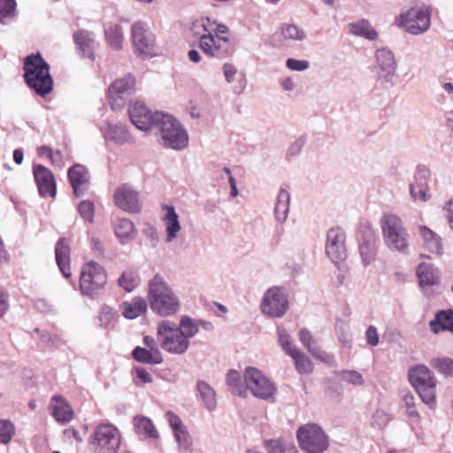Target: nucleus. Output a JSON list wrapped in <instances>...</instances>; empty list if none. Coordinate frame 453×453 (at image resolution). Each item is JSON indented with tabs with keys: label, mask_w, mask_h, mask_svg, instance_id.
<instances>
[{
	"label": "nucleus",
	"mask_w": 453,
	"mask_h": 453,
	"mask_svg": "<svg viewBox=\"0 0 453 453\" xmlns=\"http://www.w3.org/2000/svg\"><path fill=\"white\" fill-rule=\"evenodd\" d=\"M148 287V303L155 314L168 318L180 311L179 296L162 276L155 275L150 280Z\"/></svg>",
	"instance_id": "f257e3e1"
},
{
	"label": "nucleus",
	"mask_w": 453,
	"mask_h": 453,
	"mask_svg": "<svg viewBox=\"0 0 453 453\" xmlns=\"http://www.w3.org/2000/svg\"><path fill=\"white\" fill-rule=\"evenodd\" d=\"M24 80L38 96H45L53 89V78L50 65L41 54L29 55L24 59Z\"/></svg>",
	"instance_id": "f03ea898"
},
{
	"label": "nucleus",
	"mask_w": 453,
	"mask_h": 453,
	"mask_svg": "<svg viewBox=\"0 0 453 453\" xmlns=\"http://www.w3.org/2000/svg\"><path fill=\"white\" fill-rule=\"evenodd\" d=\"M155 130L158 134L159 143L173 150H182L188 145V134L180 122L173 115L164 113L156 117Z\"/></svg>",
	"instance_id": "7ed1b4c3"
},
{
	"label": "nucleus",
	"mask_w": 453,
	"mask_h": 453,
	"mask_svg": "<svg viewBox=\"0 0 453 453\" xmlns=\"http://www.w3.org/2000/svg\"><path fill=\"white\" fill-rule=\"evenodd\" d=\"M380 223L386 246L392 251L408 253L410 235L401 218L393 213H385Z\"/></svg>",
	"instance_id": "20e7f679"
},
{
	"label": "nucleus",
	"mask_w": 453,
	"mask_h": 453,
	"mask_svg": "<svg viewBox=\"0 0 453 453\" xmlns=\"http://www.w3.org/2000/svg\"><path fill=\"white\" fill-rule=\"evenodd\" d=\"M408 377L422 402L429 408H434L437 381L434 373L426 365H418L410 368Z\"/></svg>",
	"instance_id": "39448f33"
},
{
	"label": "nucleus",
	"mask_w": 453,
	"mask_h": 453,
	"mask_svg": "<svg viewBox=\"0 0 453 453\" xmlns=\"http://www.w3.org/2000/svg\"><path fill=\"white\" fill-rule=\"evenodd\" d=\"M157 336L160 347L168 353L182 355L189 348L190 342L180 332L176 323L162 320L157 326Z\"/></svg>",
	"instance_id": "423d86ee"
},
{
	"label": "nucleus",
	"mask_w": 453,
	"mask_h": 453,
	"mask_svg": "<svg viewBox=\"0 0 453 453\" xmlns=\"http://www.w3.org/2000/svg\"><path fill=\"white\" fill-rule=\"evenodd\" d=\"M107 282L104 268L96 262L85 264L81 272L80 289L82 295L94 297L98 295Z\"/></svg>",
	"instance_id": "0eeeda50"
},
{
	"label": "nucleus",
	"mask_w": 453,
	"mask_h": 453,
	"mask_svg": "<svg viewBox=\"0 0 453 453\" xmlns=\"http://www.w3.org/2000/svg\"><path fill=\"white\" fill-rule=\"evenodd\" d=\"M301 449L307 453H323L329 442L324 431L315 424H307L297 431Z\"/></svg>",
	"instance_id": "6e6552de"
},
{
	"label": "nucleus",
	"mask_w": 453,
	"mask_h": 453,
	"mask_svg": "<svg viewBox=\"0 0 453 453\" xmlns=\"http://www.w3.org/2000/svg\"><path fill=\"white\" fill-rule=\"evenodd\" d=\"M92 445L96 453H117L120 445L119 429L110 423L99 425L93 434Z\"/></svg>",
	"instance_id": "1a4fd4ad"
},
{
	"label": "nucleus",
	"mask_w": 453,
	"mask_h": 453,
	"mask_svg": "<svg viewBox=\"0 0 453 453\" xmlns=\"http://www.w3.org/2000/svg\"><path fill=\"white\" fill-rule=\"evenodd\" d=\"M395 24L413 35L427 31L431 26V14L427 10L411 8L395 19Z\"/></svg>",
	"instance_id": "9d476101"
},
{
	"label": "nucleus",
	"mask_w": 453,
	"mask_h": 453,
	"mask_svg": "<svg viewBox=\"0 0 453 453\" xmlns=\"http://www.w3.org/2000/svg\"><path fill=\"white\" fill-rule=\"evenodd\" d=\"M243 377L247 390H250L255 397L268 400L274 395L276 391L274 384L258 369L247 367Z\"/></svg>",
	"instance_id": "9b49d317"
},
{
	"label": "nucleus",
	"mask_w": 453,
	"mask_h": 453,
	"mask_svg": "<svg viewBox=\"0 0 453 453\" xmlns=\"http://www.w3.org/2000/svg\"><path fill=\"white\" fill-rule=\"evenodd\" d=\"M260 309L267 317H283L288 309V301L283 290L278 287L267 289L263 296Z\"/></svg>",
	"instance_id": "f8f14e48"
},
{
	"label": "nucleus",
	"mask_w": 453,
	"mask_h": 453,
	"mask_svg": "<svg viewBox=\"0 0 453 453\" xmlns=\"http://www.w3.org/2000/svg\"><path fill=\"white\" fill-rule=\"evenodd\" d=\"M134 49L140 55L150 56L155 48L156 38L148 23L136 21L131 27Z\"/></svg>",
	"instance_id": "ddd939ff"
},
{
	"label": "nucleus",
	"mask_w": 453,
	"mask_h": 453,
	"mask_svg": "<svg viewBox=\"0 0 453 453\" xmlns=\"http://www.w3.org/2000/svg\"><path fill=\"white\" fill-rule=\"evenodd\" d=\"M199 47L204 54L217 58H227L234 51V45L227 37L214 35H202Z\"/></svg>",
	"instance_id": "4468645a"
},
{
	"label": "nucleus",
	"mask_w": 453,
	"mask_h": 453,
	"mask_svg": "<svg viewBox=\"0 0 453 453\" xmlns=\"http://www.w3.org/2000/svg\"><path fill=\"white\" fill-rule=\"evenodd\" d=\"M135 92V78L128 73L117 79L109 88V99L113 110L120 109Z\"/></svg>",
	"instance_id": "2eb2a0df"
},
{
	"label": "nucleus",
	"mask_w": 453,
	"mask_h": 453,
	"mask_svg": "<svg viewBox=\"0 0 453 453\" xmlns=\"http://www.w3.org/2000/svg\"><path fill=\"white\" fill-rule=\"evenodd\" d=\"M345 241L346 235L342 228L332 227L327 231L326 253L335 265L342 262L347 257Z\"/></svg>",
	"instance_id": "dca6fc26"
},
{
	"label": "nucleus",
	"mask_w": 453,
	"mask_h": 453,
	"mask_svg": "<svg viewBox=\"0 0 453 453\" xmlns=\"http://www.w3.org/2000/svg\"><path fill=\"white\" fill-rule=\"evenodd\" d=\"M129 118L134 126L142 131H148L150 129H155L157 122L156 119L157 115H163L165 112L156 111L151 112L144 104L141 102H135L129 107Z\"/></svg>",
	"instance_id": "f3484780"
},
{
	"label": "nucleus",
	"mask_w": 453,
	"mask_h": 453,
	"mask_svg": "<svg viewBox=\"0 0 453 453\" xmlns=\"http://www.w3.org/2000/svg\"><path fill=\"white\" fill-rule=\"evenodd\" d=\"M113 198L116 206L128 213H138L142 210L139 193L128 184L119 187L114 192Z\"/></svg>",
	"instance_id": "a211bd4d"
},
{
	"label": "nucleus",
	"mask_w": 453,
	"mask_h": 453,
	"mask_svg": "<svg viewBox=\"0 0 453 453\" xmlns=\"http://www.w3.org/2000/svg\"><path fill=\"white\" fill-rule=\"evenodd\" d=\"M376 62L379 68L378 76L382 82L395 84L396 62L393 52L387 49H380L376 51Z\"/></svg>",
	"instance_id": "6ab92c4d"
},
{
	"label": "nucleus",
	"mask_w": 453,
	"mask_h": 453,
	"mask_svg": "<svg viewBox=\"0 0 453 453\" xmlns=\"http://www.w3.org/2000/svg\"><path fill=\"white\" fill-rule=\"evenodd\" d=\"M33 174L41 196L54 197L57 193L55 179L50 170L42 165H35Z\"/></svg>",
	"instance_id": "aec40b11"
},
{
	"label": "nucleus",
	"mask_w": 453,
	"mask_h": 453,
	"mask_svg": "<svg viewBox=\"0 0 453 453\" xmlns=\"http://www.w3.org/2000/svg\"><path fill=\"white\" fill-rule=\"evenodd\" d=\"M416 273L424 293L426 296L433 295L431 288L437 285L440 280L438 269L431 264L421 263L418 265Z\"/></svg>",
	"instance_id": "412c9836"
},
{
	"label": "nucleus",
	"mask_w": 453,
	"mask_h": 453,
	"mask_svg": "<svg viewBox=\"0 0 453 453\" xmlns=\"http://www.w3.org/2000/svg\"><path fill=\"white\" fill-rule=\"evenodd\" d=\"M105 141H110L116 145H124L134 142L133 135L129 133L127 125L122 122H108L103 130Z\"/></svg>",
	"instance_id": "4be33fe9"
},
{
	"label": "nucleus",
	"mask_w": 453,
	"mask_h": 453,
	"mask_svg": "<svg viewBox=\"0 0 453 453\" xmlns=\"http://www.w3.org/2000/svg\"><path fill=\"white\" fill-rule=\"evenodd\" d=\"M68 179L76 196L84 195L88 188V173L81 165H74L68 170Z\"/></svg>",
	"instance_id": "5701e85b"
},
{
	"label": "nucleus",
	"mask_w": 453,
	"mask_h": 453,
	"mask_svg": "<svg viewBox=\"0 0 453 453\" xmlns=\"http://www.w3.org/2000/svg\"><path fill=\"white\" fill-rule=\"evenodd\" d=\"M358 250L364 266L366 267L375 261L377 256L376 237L372 232L369 231L363 234Z\"/></svg>",
	"instance_id": "b1692460"
},
{
	"label": "nucleus",
	"mask_w": 453,
	"mask_h": 453,
	"mask_svg": "<svg viewBox=\"0 0 453 453\" xmlns=\"http://www.w3.org/2000/svg\"><path fill=\"white\" fill-rule=\"evenodd\" d=\"M418 234L423 240V246L429 253L440 257L443 254L441 238L426 226H418Z\"/></svg>",
	"instance_id": "393cba45"
},
{
	"label": "nucleus",
	"mask_w": 453,
	"mask_h": 453,
	"mask_svg": "<svg viewBox=\"0 0 453 453\" xmlns=\"http://www.w3.org/2000/svg\"><path fill=\"white\" fill-rule=\"evenodd\" d=\"M50 408L52 416L59 423L66 424L73 418L72 407L67 401L60 395H54L51 398Z\"/></svg>",
	"instance_id": "a878e982"
},
{
	"label": "nucleus",
	"mask_w": 453,
	"mask_h": 453,
	"mask_svg": "<svg viewBox=\"0 0 453 453\" xmlns=\"http://www.w3.org/2000/svg\"><path fill=\"white\" fill-rule=\"evenodd\" d=\"M56 262L65 278L71 276L70 247L65 238L59 239L55 247Z\"/></svg>",
	"instance_id": "bb28decb"
},
{
	"label": "nucleus",
	"mask_w": 453,
	"mask_h": 453,
	"mask_svg": "<svg viewBox=\"0 0 453 453\" xmlns=\"http://www.w3.org/2000/svg\"><path fill=\"white\" fill-rule=\"evenodd\" d=\"M73 38L82 56L94 60V51L96 48V42L93 33L80 30L74 34Z\"/></svg>",
	"instance_id": "cd10ccee"
},
{
	"label": "nucleus",
	"mask_w": 453,
	"mask_h": 453,
	"mask_svg": "<svg viewBox=\"0 0 453 453\" xmlns=\"http://www.w3.org/2000/svg\"><path fill=\"white\" fill-rule=\"evenodd\" d=\"M163 209L165 211V215L163 218L166 231L165 242L170 243L176 239L178 233L181 229V226L179 221V215L173 206L165 205Z\"/></svg>",
	"instance_id": "c85d7f7f"
},
{
	"label": "nucleus",
	"mask_w": 453,
	"mask_h": 453,
	"mask_svg": "<svg viewBox=\"0 0 453 453\" xmlns=\"http://www.w3.org/2000/svg\"><path fill=\"white\" fill-rule=\"evenodd\" d=\"M429 328L436 334L442 331L453 334V311L449 309L437 311L434 319L429 322Z\"/></svg>",
	"instance_id": "c756f323"
},
{
	"label": "nucleus",
	"mask_w": 453,
	"mask_h": 453,
	"mask_svg": "<svg viewBox=\"0 0 453 453\" xmlns=\"http://www.w3.org/2000/svg\"><path fill=\"white\" fill-rule=\"evenodd\" d=\"M114 232L121 244L132 242L137 234L134 223L128 219H119L115 223Z\"/></svg>",
	"instance_id": "7c9ffc66"
},
{
	"label": "nucleus",
	"mask_w": 453,
	"mask_h": 453,
	"mask_svg": "<svg viewBox=\"0 0 453 453\" xmlns=\"http://www.w3.org/2000/svg\"><path fill=\"white\" fill-rule=\"evenodd\" d=\"M290 194L284 188H281L277 196L274 206V217L280 223H284L289 213Z\"/></svg>",
	"instance_id": "2f4dec72"
},
{
	"label": "nucleus",
	"mask_w": 453,
	"mask_h": 453,
	"mask_svg": "<svg viewBox=\"0 0 453 453\" xmlns=\"http://www.w3.org/2000/svg\"><path fill=\"white\" fill-rule=\"evenodd\" d=\"M148 302L142 297H134L130 303L122 304V314L128 319H134L147 311Z\"/></svg>",
	"instance_id": "473e14b6"
},
{
	"label": "nucleus",
	"mask_w": 453,
	"mask_h": 453,
	"mask_svg": "<svg viewBox=\"0 0 453 453\" xmlns=\"http://www.w3.org/2000/svg\"><path fill=\"white\" fill-rule=\"evenodd\" d=\"M134 427L139 436L145 438H157L158 432L156 429L151 419L146 417H135L134 418Z\"/></svg>",
	"instance_id": "72a5a7b5"
},
{
	"label": "nucleus",
	"mask_w": 453,
	"mask_h": 453,
	"mask_svg": "<svg viewBox=\"0 0 453 453\" xmlns=\"http://www.w3.org/2000/svg\"><path fill=\"white\" fill-rule=\"evenodd\" d=\"M200 397L202 398L205 408L209 411L215 410L217 405L216 393L214 389L205 381L199 380L196 385Z\"/></svg>",
	"instance_id": "f704fd0d"
},
{
	"label": "nucleus",
	"mask_w": 453,
	"mask_h": 453,
	"mask_svg": "<svg viewBox=\"0 0 453 453\" xmlns=\"http://www.w3.org/2000/svg\"><path fill=\"white\" fill-rule=\"evenodd\" d=\"M281 40L289 44L293 42H301L306 38L305 32L296 25L283 24L280 27Z\"/></svg>",
	"instance_id": "c9c22d12"
},
{
	"label": "nucleus",
	"mask_w": 453,
	"mask_h": 453,
	"mask_svg": "<svg viewBox=\"0 0 453 453\" xmlns=\"http://www.w3.org/2000/svg\"><path fill=\"white\" fill-rule=\"evenodd\" d=\"M226 382L234 395L240 396L246 395L245 380H242L241 374L235 370H230L226 375Z\"/></svg>",
	"instance_id": "e433bc0d"
},
{
	"label": "nucleus",
	"mask_w": 453,
	"mask_h": 453,
	"mask_svg": "<svg viewBox=\"0 0 453 453\" xmlns=\"http://www.w3.org/2000/svg\"><path fill=\"white\" fill-rule=\"evenodd\" d=\"M289 356L293 358L296 369L300 374H310L312 372V362L299 349L293 350Z\"/></svg>",
	"instance_id": "4c0bfd02"
},
{
	"label": "nucleus",
	"mask_w": 453,
	"mask_h": 453,
	"mask_svg": "<svg viewBox=\"0 0 453 453\" xmlns=\"http://www.w3.org/2000/svg\"><path fill=\"white\" fill-rule=\"evenodd\" d=\"M118 284L125 291L132 292L140 284V277L137 272L127 269L118 280Z\"/></svg>",
	"instance_id": "58836bf2"
},
{
	"label": "nucleus",
	"mask_w": 453,
	"mask_h": 453,
	"mask_svg": "<svg viewBox=\"0 0 453 453\" xmlns=\"http://www.w3.org/2000/svg\"><path fill=\"white\" fill-rule=\"evenodd\" d=\"M350 31L353 35L365 37L369 40L377 38V32L367 20H360L351 25Z\"/></svg>",
	"instance_id": "ea45409f"
},
{
	"label": "nucleus",
	"mask_w": 453,
	"mask_h": 453,
	"mask_svg": "<svg viewBox=\"0 0 453 453\" xmlns=\"http://www.w3.org/2000/svg\"><path fill=\"white\" fill-rule=\"evenodd\" d=\"M133 357L141 363L144 364H151V365H159L163 362V357H157V353H152L146 348L136 347L133 350Z\"/></svg>",
	"instance_id": "a19ab883"
},
{
	"label": "nucleus",
	"mask_w": 453,
	"mask_h": 453,
	"mask_svg": "<svg viewBox=\"0 0 453 453\" xmlns=\"http://www.w3.org/2000/svg\"><path fill=\"white\" fill-rule=\"evenodd\" d=\"M177 326L179 332H180L182 335L188 341L190 338H193L199 330L198 321L192 319L188 316L181 317L180 324Z\"/></svg>",
	"instance_id": "79ce46f5"
},
{
	"label": "nucleus",
	"mask_w": 453,
	"mask_h": 453,
	"mask_svg": "<svg viewBox=\"0 0 453 453\" xmlns=\"http://www.w3.org/2000/svg\"><path fill=\"white\" fill-rule=\"evenodd\" d=\"M17 4L15 0H0V23L6 25L16 15Z\"/></svg>",
	"instance_id": "37998d69"
},
{
	"label": "nucleus",
	"mask_w": 453,
	"mask_h": 453,
	"mask_svg": "<svg viewBox=\"0 0 453 453\" xmlns=\"http://www.w3.org/2000/svg\"><path fill=\"white\" fill-rule=\"evenodd\" d=\"M105 37L109 44L115 50H119L123 42L122 28L119 25L109 27L104 31Z\"/></svg>",
	"instance_id": "c03bdc74"
},
{
	"label": "nucleus",
	"mask_w": 453,
	"mask_h": 453,
	"mask_svg": "<svg viewBox=\"0 0 453 453\" xmlns=\"http://www.w3.org/2000/svg\"><path fill=\"white\" fill-rule=\"evenodd\" d=\"M430 365L444 376H453V359L449 357H434L431 359Z\"/></svg>",
	"instance_id": "a18cd8bd"
},
{
	"label": "nucleus",
	"mask_w": 453,
	"mask_h": 453,
	"mask_svg": "<svg viewBox=\"0 0 453 453\" xmlns=\"http://www.w3.org/2000/svg\"><path fill=\"white\" fill-rule=\"evenodd\" d=\"M338 375L341 380L353 386H362L365 383L362 374L355 370H343Z\"/></svg>",
	"instance_id": "49530a36"
},
{
	"label": "nucleus",
	"mask_w": 453,
	"mask_h": 453,
	"mask_svg": "<svg viewBox=\"0 0 453 453\" xmlns=\"http://www.w3.org/2000/svg\"><path fill=\"white\" fill-rule=\"evenodd\" d=\"M277 332L280 345L287 355H290L293 350L297 349L293 345L291 336L282 326H278Z\"/></svg>",
	"instance_id": "de8ad7c7"
},
{
	"label": "nucleus",
	"mask_w": 453,
	"mask_h": 453,
	"mask_svg": "<svg viewBox=\"0 0 453 453\" xmlns=\"http://www.w3.org/2000/svg\"><path fill=\"white\" fill-rule=\"evenodd\" d=\"M117 312L108 305H103L100 308L98 319L100 322V326L108 328L112 321L115 319Z\"/></svg>",
	"instance_id": "09e8293b"
},
{
	"label": "nucleus",
	"mask_w": 453,
	"mask_h": 453,
	"mask_svg": "<svg viewBox=\"0 0 453 453\" xmlns=\"http://www.w3.org/2000/svg\"><path fill=\"white\" fill-rule=\"evenodd\" d=\"M15 433L14 425L5 419H0V443L7 444Z\"/></svg>",
	"instance_id": "8fccbe9b"
},
{
	"label": "nucleus",
	"mask_w": 453,
	"mask_h": 453,
	"mask_svg": "<svg viewBox=\"0 0 453 453\" xmlns=\"http://www.w3.org/2000/svg\"><path fill=\"white\" fill-rule=\"evenodd\" d=\"M173 434L180 449L184 450L190 449L192 445V440L185 426L177 429L173 432Z\"/></svg>",
	"instance_id": "3c124183"
},
{
	"label": "nucleus",
	"mask_w": 453,
	"mask_h": 453,
	"mask_svg": "<svg viewBox=\"0 0 453 453\" xmlns=\"http://www.w3.org/2000/svg\"><path fill=\"white\" fill-rule=\"evenodd\" d=\"M299 340L303 345L307 348L309 352H311L314 357H319L317 352L315 342L310 331L305 328L301 329L299 332Z\"/></svg>",
	"instance_id": "603ef678"
},
{
	"label": "nucleus",
	"mask_w": 453,
	"mask_h": 453,
	"mask_svg": "<svg viewBox=\"0 0 453 453\" xmlns=\"http://www.w3.org/2000/svg\"><path fill=\"white\" fill-rule=\"evenodd\" d=\"M78 211L81 217L92 223L94 220L95 207L94 203L88 200H83L79 203Z\"/></svg>",
	"instance_id": "864d4df0"
},
{
	"label": "nucleus",
	"mask_w": 453,
	"mask_h": 453,
	"mask_svg": "<svg viewBox=\"0 0 453 453\" xmlns=\"http://www.w3.org/2000/svg\"><path fill=\"white\" fill-rule=\"evenodd\" d=\"M431 173L425 165H418L414 175V185L428 188Z\"/></svg>",
	"instance_id": "5fc2aeb1"
},
{
	"label": "nucleus",
	"mask_w": 453,
	"mask_h": 453,
	"mask_svg": "<svg viewBox=\"0 0 453 453\" xmlns=\"http://www.w3.org/2000/svg\"><path fill=\"white\" fill-rule=\"evenodd\" d=\"M403 406L406 413L411 418H419V414L416 409L415 398L411 394H406L403 396Z\"/></svg>",
	"instance_id": "6e6d98bb"
},
{
	"label": "nucleus",
	"mask_w": 453,
	"mask_h": 453,
	"mask_svg": "<svg viewBox=\"0 0 453 453\" xmlns=\"http://www.w3.org/2000/svg\"><path fill=\"white\" fill-rule=\"evenodd\" d=\"M410 194L412 199L416 201L426 202L430 198L428 188L423 186L410 184Z\"/></svg>",
	"instance_id": "4d7b16f0"
},
{
	"label": "nucleus",
	"mask_w": 453,
	"mask_h": 453,
	"mask_svg": "<svg viewBox=\"0 0 453 453\" xmlns=\"http://www.w3.org/2000/svg\"><path fill=\"white\" fill-rule=\"evenodd\" d=\"M216 21L209 17H202L194 21L195 27H203V35H213Z\"/></svg>",
	"instance_id": "13d9d810"
},
{
	"label": "nucleus",
	"mask_w": 453,
	"mask_h": 453,
	"mask_svg": "<svg viewBox=\"0 0 453 453\" xmlns=\"http://www.w3.org/2000/svg\"><path fill=\"white\" fill-rule=\"evenodd\" d=\"M134 380L136 385L140 386L150 383L152 381V377L146 369L137 367L134 371Z\"/></svg>",
	"instance_id": "bf43d9fd"
},
{
	"label": "nucleus",
	"mask_w": 453,
	"mask_h": 453,
	"mask_svg": "<svg viewBox=\"0 0 453 453\" xmlns=\"http://www.w3.org/2000/svg\"><path fill=\"white\" fill-rule=\"evenodd\" d=\"M286 66L292 71L303 72L309 68L310 64L307 60L290 58L287 59Z\"/></svg>",
	"instance_id": "052dcab7"
},
{
	"label": "nucleus",
	"mask_w": 453,
	"mask_h": 453,
	"mask_svg": "<svg viewBox=\"0 0 453 453\" xmlns=\"http://www.w3.org/2000/svg\"><path fill=\"white\" fill-rule=\"evenodd\" d=\"M389 417L387 412L382 410H377L372 417V424L373 426L381 428L388 422Z\"/></svg>",
	"instance_id": "680f3d73"
},
{
	"label": "nucleus",
	"mask_w": 453,
	"mask_h": 453,
	"mask_svg": "<svg viewBox=\"0 0 453 453\" xmlns=\"http://www.w3.org/2000/svg\"><path fill=\"white\" fill-rule=\"evenodd\" d=\"M143 343L145 344L147 349L151 351L153 354L157 353V357H163L159 349L160 345L157 339L156 340L152 336L147 335L143 337Z\"/></svg>",
	"instance_id": "e2e57ef3"
},
{
	"label": "nucleus",
	"mask_w": 453,
	"mask_h": 453,
	"mask_svg": "<svg viewBox=\"0 0 453 453\" xmlns=\"http://www.w3.org/2000/svg\"><path fill=\"white\" fill-rule=\"evenodd\" d=\"M304 143H305V141L303 138L300 137L298 139H296V141H294L288 150V152H287V157H296L297 156L302 149L303 148L304 146Z\"/></svg>",
	"instance_id": "0e129e2a"
},
{
	"label": "nucleus",
	"mask_w": 453,
	"mask_h": 453,
	"mask_svg": "<svg viewBox=\"0 0 453 453\" xmlns=\"http://www.w3.org/2000/svg\"><path fill=\"white\" fill-rule=\"evenodd\" d=\"M367 344L375 347L379 344V334L374 326H369L365 332Z\"/></svg>",
	"instance_id": "69168bd1"
},
{
	"label": "nucleus",
	"mask_w": 453,
	"mask_h": 453,
	"mask_svg": "<svg viewBox=\"0 0 453 453\" xmlns=\"http://www.w3.org/2000/svg\"><path fill=\"white\" fill-rule=\"evenodd\" d=\"M223 73L227 83H232L234 81V76L237 73V69L232 64L226 63L223 65Z\"/></svg>",
	"instance_id": "338daca9"
},
{
	"label": "nucleus",
	"mask_w": 453,
	"mask_h": 453,
	"mask_svg": "<svg viewBox=\"0 0 453 453\" xmlns=\"http://www.w3.org/2000/svg\"><path fill=\"white\" fill-rule=\"evenodd\" d=\"M266 449L269 453H283L284 449L280 441L273 440L266 443Z\"/></svg>",
	"instance_id": "774afa93"
}]
</instances>
